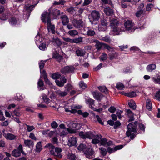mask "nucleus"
<instances>
[{"instance_id":"obj_1","label":"nucleus","mask_w":160,"mask_h":160,"mask_svg":"<svg viewBox=\"0 0 160 160\" xmlns=\"http://www.w3.org/2000/svg\"><path fill=\"white\" fill-rule=\"evenodd\" d=\"M110 25L111 31L113 32L114 35L120 34V32L125 30L123 25H120L117 19L110 17L109 18Z\"/></svg>"},{"instance_id":"obj_2","label":"nucleus","mask_w":160,"mask_h":160,"mask_svg":"<svg viewBox=\"0 0 160 160\" xmlns=\"http://www.w3.org/2000/svg\"><path fill=\"white\" fill-rule=\"evenodd\" d=\"M138 122H135L133 123H130L127 126V131L126 134L128 137H130L131 139H133L137 134V126Z\"/></svg>"},{"instance_id":"obj_3","label":"nucleus","mask_w":160,"mask_h":160,"mask_svg":"<svg viewBox=\"0 0 160 160\" xmlns=\"http://www.w3.org/2000/svg\"><path fill=\"white\" fill-rule=\"evenodd\" d=\"M21 153L24 155H26L23 150L22 145L20 144L17 148L14 149L12 151V155L15 157H18L21 156Z\"/></svg>"},{"instance_id":"obj_4","label":"nucleus","mask_w":160,"mask_h":160,"mask_svg":"<svg viewBox=\"0 0 160 160\" xmlns=\"http://www.w3.org/2000/svg\"><path fill=\"white\" fill-rule=\"evenodd\" d=\"M100 14L99 12L96 11H93L89 16V19L92 24H93V21H98L100 18Z\"/></svg>"},{"instance_id":"obj_5","label":"nucleus","mask_w":160,"mask_h":160,"mask_svg":"<svg viewBox=\"0 0 160 160\" xmlns=\"http://www.w3.org/2000/svg\"><path fill=\"white\" fill-rule=\"evenodd\" d=\"M79 135L81 138L83 139L87 138L91 139L96 137V136L91 132H80L79 133Z\"/></svg>"},{"instance_id":"obj_6","label":"nucleus","mask_w":160,"mask_h":160,"mask_svg":"<svg viewBox=\"0 0 160 160\" xmlns=\"http://www.w3.org/2000/svg\"><path fill=\"white\" fill-rule=\"evenodd\" d=\"M46 147H48L51 155L59 158H61L62 157V155L60 152L57 153L55 152L54 151V146L52 144L48 143L46 146Z\"/></svg>"},{"instance_id":"obj_7","label":"nucleus","mask_w":160,"mask_h":160,"mask_svg":"<svg viewBox=\"0 0 160 160\" xmlns=\"http://www.w3.org/2000/svg\"><path fill=\"white\" fill-rule=\"evenodd\" d=\"M42 21L44 23L51 22L50 13L49 12H44L41 15Z\"/></svg>"},{"instance_id":"obj_8","label":"nucleus","mask_w":160,"mask_h":160,"mask_svg":"<svg viewBox=\"0 0 160 160\" xmlns=\"http://www.w3.org/2000/svg\"><path fill=\"white\" fill-rule=\"evenodd\" d=\"M123 26L125 29L123 32L126 30H131V31H133L136 29L133 27V24L130 20L126 21L125 22L124 25H123Z\"/></svg>"},{"instance_id":"obj_9","label":"nucleus","mask_w":160,"mask_h":160,"mask_svg":"<svg viewBox=\"0 0 160 160\" xmlns=\"http://www.w3.org/2000/svg\"><path fill=\"white\" fill-rule=\"evenodd\" d=\"M71 126L69 128H67L68 132L70 133H75L76 130L78 129L77 127L79 125L76 123H71Z\"/></svg>"},{"instance_id":"obj_10","label":"nucleus","mask_w":160,"mask_h":160,"mask_svg":"<svg viewBox=\"0 0 160 160\" xmlns=\"http://www.w3.org/2000/svg\"><path fill=\"white\" fill-rule=\"evenodd\" d=\"M74 69L72 66H67L61 69V72L62 74H66L72 72Z\"/></svg>"},{"instance_id":"obj_11","label":"nucleus","mask_w":160,"mask_h":160,"mask_svg":"<svg viewBox=\"0 0 160 160\" xmlns=\"http://www.w3.org/2000/svg\"><path fill=\"white\" fill-rule=\"evenodd\" d=\"M93 152L94 151L93 149L91 148H88L84 151L86 157L88 158H92V156L93 153Z\"/></svg>"},{"instance_id":"obj_12","label":"nucleus","mask_w":160,"mask_h":160,"mask_svg":"<svg viewBox=\"0 0 160 160\" xmlns=\"http://www.w3.org/2000/svg\"><path fill=\"white\" fill-rule=\"evenodd\" d=\"M56 84L59 87H62L64 84L67 82V79L64 76L61 77L59 80H56L55 81Z\"/></svg>"},{"instance_id":"obj_13","label":"nucleus","mask_w":160,"mask_h":160,"mask_svg":"<svg viewBox=\"0 0 160 160\" xmlns=\"http://www.w3.org/2000/svg\"><path fill=\"white\" fill-rule=\"evenodd\" d=\"M50 41L53 45L58 47L60 46L62 44V42L56 37H54Z\"/></svg>"},{"instance_id":"obj_14","label":"nucleus","mask_w":160,"mask_h":160,"mask_svg":"<svg viewBox=\"0 0 160 160\" xmlns=\"http://www.w3.org/2000/svg\"><path fill=\"white\" fill-rule=\"evenodd\" d=\"M72 23L74 27L77 28H80L83 25V22L81 20L74 19L73 20Z\"/></svg>"},{"instance_id":"obj_15","label":"nucleus","mask_w":160,"mask_h":160,"mask_svg":"<svg viewBox=\"0 0 160 160\" xmlns=\"http://www.w3.org/2000/svg\"><path fill=\"white\" fill-rule=\"evenodd\" d=\"M92 94L95 99L99 101H101L103 97L102 94L96 92H93Z\"/></svg>"},{"instance_id":"obj_16","label":"nucleus","mask_w":160,"mask_h":160,"mask_svg":"<svg viewBox=\"0 0 160 160\" xmlns=\"http://www.w3.org/2000/svg\"><path fill=\"white\" fill-rule=\"evenodd\" d=\"M81 108V107L79 106H73L71 108L67 107H65V110L66 112H70L72 113H76L77 111L74 108H76L77 109H79Z\"/></svg>"},{"instance_id":"obj_17","label":"nucleus","mask_w":160,"mask_h":160,"mask_svg":"<svg viewBox=\"0 0 160 160\" xmlns=\"http://www.w3.org/2000/svg\"><path fill=\"white\" fill-rule=\"evenodd\" d=\"M151 78L155 83L160 84V73H156L155 75L152 77Z\"/></svg>"},{"instance_id":"obj_18","label":"nucleus","mask_w":160,"mask_h":160,"mask_svg":"<svg viewBox=\"0 0 160 160\" xmlns=\"http://www.w3.org/2000/svg\"><path fill=\"white\" fill-rule=\"evenodd\" d=\"M48 29L49 32H51L53 34L55 33V27L54 25L52 24L51 22H48L47 23Z\"/></svg>"},{"instance_id":"obj_19","label":"nucleus","mask_w":160,"mask_h":160,"mask_svg":"<svg viewBox=\"0 0 160 160\" xmlns=\"http://www.w3.org/2000/svg\"><path fill=\"white\" fill-rule=\"evenodd\" d=\"M123 148V146L122 145H118L114 147V148H112L110 147H108L107 148V151L110 154L114 152L117 150L121 149Z\"/></svg>"},{"instance_id":"obj_20","label":"nucleus","mask_w":160,"mask_h":160,"mask_svg":"<svg viewBox=\"0 0 160 160\" xmlns=\"http://www.w3.org/2000/svg\"><path fill=\"white\" fill-rule=\"evenodd\" d=\"M44 40L43 38L38 34L35 37V42L37 46L41 43Z\"/></svg>"},{"instance_id":"obj_21","label":"nucleus","mask_w":160,"mask_h":160,"mask_svg":"<svg viewBox=\"0 0 160 160\" xmlns=\"http://www.w3.org/2000/svg\"><path fill=\"white\" fill-rule=\"evenodd\" d=\"M3 135L7 139L10 140L14 139L16 137L15 135L9 133L7 134L4 133Z\"/></svg>"},{"instance_id":"obj_22","label":"nucleus","mask_w":160,"mask_h":160,"mask_svg":"<svg viewBox=\"0 0 160 160\" xmlns=\"http://www.w3.org/2000/svg\"><path fill=\"white\" fill-rule=\"evenodd\" d=\"M84 30H87V35L90 36H94L95 34V32L94 30L89 28L88 27H85L84 28Z\"/></svg>"},{"instance_id":"obj_23","label":"nucleus","mask_w":160,"mask_h":160,"mask_svg":"<svg viewBox=\"0 0 160 160\" xmlns=\"http://www.w3.org/2000/svg\"><path fill=\"white\" fill-rule=\"evenodd\" d=\"M68 145L70 146H73L75 145L77 141L75 137H72L69 138L68 139Z\"/></svg>"},{"instance_id":"obj_24","label":"nucleus","mask_w":160,"mask_h":160,"mask_svg":"<svg viewBox=\"0 0 160 160\" xmlns=\"http://www.w3.org/2000/svg\"><path fill=\"white\" fill-rule=\"evenodd\" d=\"M156 66L154 64L148 65L146 67V70L148 72H151L156 68Z\"/></svg>"},{"instance_id":"obj_25","label":"nucleus","mask_w":160,"mask_h":160,"mask_svg":"<svg viewBox=\"0 0 160 160\" xmlns=\"http://www.w3.org/2000/svg\"><path fill=\"white\" fill-rule=\"evenodd\" d=\"M104 12L106 15L108 16L112 15L113 13V10L109 7L105 8Z\"/></svg>"},{"instance_id":"obj_26","label":"nucleus","mask_w":160,"mask_h":160,"mask_svg":"<svg viewBox=\"0 0 160 160\" xmlns=\"http://www.w3.org/2000/svg\"><path fill=\"white\" fill-rule=\"evenodd\" d=\"M63 25H66L69 22V19L66 15H62L60 17Z\"/></svg>"},{"instance_id":"obj_27","label":"nucleus","mask_w":160,"mask_h":160,"mask_svg":"<svg viewBox=\"0 0 160 160\" xmlns=\"http://www.w3.org/2000/svg\"><path fill=\"white\" fill-rule=\"evenodd\" d=\"M85 53V50L82 49H78L76 51V54L78 56H83Z\"/></svg>"},{"instance_id":"obj_28","label":"nucleus","mask_w":160,"mask_h":160,"mask_svg":"<svg viewBox=\"0 0 160 160\" xmlns=\"http://www.w3.org/2000/svg\"><path fill=\"white\" fill-rule=\"evenodd\" d=\"M56 93L57 95L62 97H64L67 95L68 94L67 91L65 90L62 91L60 90L57 91L56 92Z\"/></svg>"},{"instance_id":"obj_29","label":"nucleus","mask_w":160,"mask_h":160,"mask_svg":"<svg viewBox=\"0 0 160 160\" xmlns=\"http://www.w3.org/2000/svg\"><path fill=\"white\" fill-rule=\"evenodd\" d=\"M93 42L96 43L95 46L97 49L100 50L102 48L103 44L102 43L96 40H94L93 41Z\"/></svg>"},{"instance_id":"obj_30","label":"nucleus","mask_w":160,"mask_h":160,"mask_svg":"<svg viewBox=\"0 0 160 160\" xmlns=\"http://www.w3.org/2000/svg\"><path fill=\"white\" fill-rule=\"evenodd\" d=\"M35 6V5H31L30 6L29 5H27L24 6V9L28 12H30L33 10V8Z\"/></svg>"},{"instance_id":"obj_31","label":"nucleus","mask_w":160,"mask_h":160,"mask_svg":"<svg viewBox=\"0 0 160 160\" xmlns=\"http://www.w3.org/2000/svg\"><path fill=\"white\" fill-rule=\"evenodd\" d=\"M146 108L149 110L152 109V106L151 101L149 100H147L146 102Z\"/></svg>"},{"instance_id":"obj_32","label":"nucleus","mask_w":160,"mask_h":160,"mask_svg":"<svg viewBox=\"0 0 160 160\" xmlns=\"http://www.w3.org/2000/svg\"><path fill=\"white\" fill-rule=\"evenodd\" d=\"M68 159L71 160H75L76 158V156L71 152H69L67 155Z\"/></svg>"},{"instance_id":"obj_33","label":"nucleus","mask_w":160,"mask_h":160,"mask_svg":"<svg viewBox=\"0 0 160 160\" xmlns=\"http://www.w3.org/2000/svg\"><path fill=\"white\" fill-rule=\"evenodd\" d=\"M24 143L26 146L28 147H30L33 145V141L30 140H24Z\"/></svg>"},{"instance_id":"obj_34","label":"nucleus","mask_w":160,"mask_h":160,"mask_svg":"<svg viewBox=\"0 0 160 160\" xmlns=\"http://www.w3.org/2000/svg\"><path fill=\"white\" fill-rule=\"evenodd\" d=\"M68 34L72 36H74L78 35V32L77 31L75 30H70L68 33Z\"/></svg>"},{"instance_id":"obj_35","label":"nucleus","mask_w":160,"mask_h":160,"mask_svg":"<svg viewBox=\"0 0 160 160\" xmlns=\"http://www.w3.org/2000/svg\"><path fill=\"white\" fill-rule=\"evenodd\" d=\"M108 18V17L106 18H102L100 20L101 23L103 26H106L108 23L107 21V19Z\"/></svg>"},{"instance_id":"obj_36","label":"nucleus","mask_w":160,"mask_h":160,"mask_svg":"<svg viewBox=\"0 0 160 160\" xmlns=\"http://www.w3.org/2000/svg\"><path fill=\"white\" fill-rule=\"evenodd\" d=\"M98 88L101 92L105 94H107L108 93V90L105 86L99 87Z\"/></svg>"},{"instance_id":"obj_37","label":"nucleus","mask_w":160,"mask_h":160,"mask_svg":"<svg viewBox=\"0 0 160 160\" xmlns=\"http://www.w3.org/2000/svg\"><path fill=\"white\" fill-rule=\"evenodd\" d=\"M48 46L46 45V42H42L39 45V48L42 50H44Z\"/></svg>"},{"instance_id":"obj_38","label":"nucleus","mask_w":160,"mask_h":160,"mask_svg":"<svg viewBox=\"0 0 160 160\" xmlns=\"http://www.w3.org/2000/svg\"><path fill=\"white\" fill-rule=\"evenodd\" d=\"M128 105L130 108L133 110L136 108V106L135 102L133 100H131L128 102Z\"/></svg>"},{"instance_id":"obj_39","label":"nucleus","mask_w":160,"mask_h":160,"mask_svg":"<svg viewBox=\"0 0 160 160\" xmlns=\"http://www.w3.org/2000/svg\"><path fill=\"white\" fill-rule=\"evenodd\" d=\"M36 151L39 152L42 149V145L41 142H38L36 145Z\"/></svg>"},{"instance_id":"obj_40","label":"nucleus","mask_w":160,"mask_h":160,"mask_svg":"<svg viewBox=\"0 0 160 160\" xmlns=\"http://www.w3.org/2000/svg\"><path fill=\"white\" fill-rule=\"evenodd\" d=\"M83 41V38L82 37L78 38L73 39V43L79 44Z\"/></svg>"},{"instance_id":"obj_41","label":"nucleus","mask_w":160,"mask_h":160,"mask_svg":"<svg viewBox=\"0 0 160 160\" xmlns=\"http://www.w3.org/2000/svg\"><path fill=\"white\" fill-rule=\"evenodd\" d=\"M43 82L42 80L40 79L38 82V88L39 90H43L42 88L43 86Z\"/></svg>"},{"instance_id":"obj_42","label":"nucleus","mask_w":160,"mask_h":160,"mask_svg":"<svg viewBox=\"0 0 160 160\" xmlns=\"http://www.w3.org/2000/svg\"><path fill=\"white\" fill-rule=\"evenodd\" d=\"M125 95L129 97L133 98L136 96V94L135 92L132 91L129 92L125 93Z\"/></svg>"},{"instance_id":"obj_43","label":"nucleus","mask_w":160,"mask_h":160,"mask_svg":"<svg viewBox=\"0 0 160 160\" xmlns=\"http://www.w3.org/2000/svg\"><path fill=\"white\" fill-rule=\"evenodd\" d=\"M52 14L58 18L60 15V10L57 9H53Z\"/></svg>"},{"instance_id":"obj_44","label":"nucleus","mask_w":160,"mask_h":160,"mask_svg":"<svg viewBox=\"0 0 160 160\" xmlns=\"http://www.w3.org/2000/svg\"><path fill=\"white\" fill-rule=\"evenodd\" d=\"M118 54L116 52L114 53L109 54L108 55L109 56V59L112 60L113 59L116 58L118 56Z\"/></svg>"},{"instance_id":"obj_45","label":"nucleus","mask_w":160,"mask_h":160,"mask_svg":"<svg viewBox=\"0 0 160 160\" xmlns=\"http://www.w3.org/2000/svg\"><path fill=\"white\" fill-rule=\"evenodd\" d=\"M9 22L12 25H15L17 22V20L16 18H12L9 19Z\"/></svg>"},{"instance_id":"obj_46","label":"nucleus","mask_w":160,"mask_h":160,"mask_svg":"<svg viewBox=\"0 0 160 160\" xmlns=\"http://www.w3.org/2000/svg\"><path fill=\"white\" fill-rule=\"evenodd\" d=\"M61 75L58 72L55 73L52 75V78L54 79L57 80L60 77Z\"/></svg>"},{"instance_id":"obj_47","label":"nucleus","mask_w":160,"mask_h":160,"mask_svg":"<svg viewBox=\"0 0 160 160\" xmlns=\"http://www.w3.org/2000/svg\"><path fill=\"white\" fill-rule=\"evenodd\" d=\"M42 97L43 99L46 103L48 104L50 102L51 100L48 98V97L46 95H43Z\"/></svg>"},{"instance_id":"obj_48","label":"nucleus","mask_w":160,"mask_h":160,"mask_svg":"<svg viewBox=\"0 0 160 160\" xmlns=\"http://www.w3.org/2000/svg\"><path fill=\"white\" fill-rule=\"evenodd\" d=\"M116 88L119 90H122L124 88V86L122 83H118L116 84Z\"/></svg>"},{"instance_id":"obj_49","label":"nucleus","mask_w":160,"mask_h":160,"mask_svg":"<svg viewBox=\"0 0 160 160\" xmlns=\"http://www.w3.org/2000/svg\"><path fill=\"white\" fill-rule=\"evenodd\" d=\"M79 87L82 89H85L87 88L86 84L83 81H81L79 82Z\"/></svg>"},{"instance_id":"obj_50","label":"nucleus","mask_w":160,"mask_h":160,"mask_svg":"<svg viewBox=\"0 0 160 160\" xmlns=\"http://www.w3.org/2000/svg\"><path fill=\"white\" fill-rule=\"evenodd\" d=\"M99 149L101 151V154L102 155L105 156L106 155L107 153V151L105 148L103 147H101L99 148Z\"/></svg>"},{"instance_id":"obj_51","label":"nucleus","mask_w":160,"mask_h":160,"mask_svg":"<svg viewBox=\"0 0 160 160\" xmlns=\"http://www.w3.org/2000/svg\"><path fill=\"white\" fill-rule=\"evenodd\" d=\"M65 91H67L68 93L72 89V86L70 84L68 83L65 85Z\"/></svg>"},{"instance_id":"obj_52","label":"nucleus","mask_w":160,"mask_h":160,"mask_svg":"<svg viewBox=\"0 0 160 160\" xmlns=\"http://www.w3.org/2000/svg\"><path fill=\"white\" fill-rule=\"evenodd\" d=\"M46 61H41L39 63V67L40 69V71L41 72V70L43 68Z\"/></svg>"},{"instance_id":"obj_53","label":"nucleus","mask_w":160,"mask_h":160,"mask_svg":"<svg viewBox=\"0 0 160 160\" xmlns=\"http://www.w3.org/2000/svg\"><path fill=\"white\" fill-rule=\"evenodd\" d=\"M107 55L105 53H102V55L99 58L101 59L102 61L106 60L107 59Z\"/></svg>"},{"instance_id":"obj_54","label":"nucleus","mask_w":160,"mask_h":160,"mask_svg":"<svg viewBox=\"0 0 160 160\" xmlns=\"http://www.w3.org/2000/svg\"><path fill=\"white\" fill-rule=\"evenodd\" d=\"M101 39L107 42H108L111 41L110 38L108 36H106L104 37L101 38Z\"/></svg>"},{"instance_id":"obj_55","label":"nucleus","mask_w":160,"mask_h":160,"mask_svg":"<svg viewBox=\"0 0 160 160\" xmlns=\"http://www.w3.org/2000/svg\"><path fill=\"white\" fill-rule=\"evenodd\" d=\"M51 126L52 128L56 129L58 127V124L56 121H54L52 122L51 123Z\"/></svg>"},{"instance_id":"obj_56","label":"nucleus","mask_w":160,"mask_h":160,"mask_svg":"<svg viewBox=\"0 0 160 160\" xmlns=\"http://www.w3.org/2000/svg\"><path fill=\"white\" fill-rule=\"evenodd\" d=\"M143 11L140 9L136 13V16L137 17H139L141 16V15L143 13Z\"/></svg>"},{"instance_id":"obj_57","label":"nucleus","mask_w":160,"mask_h":160,"mask_svg":"<svg viewBox=\"0 0 160 160\" xmlns=\"http://www.w3.org/2000/svg\"><path fill=\"white\" fill-rule=\"evenodd\" d=\"M123 112V111L120 110L117 111L116 113L119 119H121L122 118L121 114Z\"/></svg>"},{"instance_id":"obj_58","label":"nucleus","mask_w":160,"mask_h":160,"mask_svg":"<svg viewBox=\"0 0 160 160\" xmlns=\"http://www.w3.org/2000/svg\"><path fill=\"white\" fill-rule=\"evenodd\" d=\"M26 126L27 127V129L28 132H31L35 129V128L33 126L26 125Z\"/></svg>"},{"instance_id":"obj_59","label":"nucleus","mask_w":160,"mask_h":160,"mask_svg":"<svg viewBox=\"0 0 160 160\" xmlns=\"http://www.w3.org/2000/svg\"><path fill=\"white\" fill-rule=\"evenodd\" d=\"M107 140L106 138H103L101 139L100 141V143L102 145L105 146L107 144Z\"/></svg>"},{"instance_id":"obj_60","label":"nucleus","mask_w":160,"mask_h":160,"mask_svg":"<svg viewBox=\"0 0 160 160\" xmlns=\"http://www.w3.org/2000/svg\"><path fill=\"white\" fill-rule=\"evenodd\" d=\"M63 39L65 42L73 43V39H71L68 38H63Z\"/></svg>"},{"instance_id":"obj_61","label":"nucleus","mask_w":160,"mask_h":160,"mask_svg":"<svg viewBox=\"0 0 160 160\" xmlns=\"http://www.w3.org/2000/svg\"><path fill=\"white\" fill-rule=\"evenodd\" d=\"M67 131L68 132V131L67 130V128L63 130L62 132H61L60 135L61 136H64L67 134Z\"/></svg>"},{"instance_id":"obj_62","label":"nucleus","mask_w":160,"mask_h":160,"mask_svg":"<svg viewBox=\"0 0 160 160\" xmlns=\"http://www.w3.org/2000/svg\"><path fill=\"white\" fill-rule=\"evenodd\" d=\"M51 141L53 144H57L58 142V139L55 137L52 138Z\"/></svg>"},{"instance_id":"obj_63","label":"nucleus","mask_w":160,"mask_h":160,"mask_svg":"<svg viewBox=\"0 0 160 160\" xmlns=\"http://www.w3.org/2000/svg\"><path fill=\"white\" fill-rule=\"evenodd\" d=\"M121 125V123L119 121H116L114 122V128L115 129H116L118 127L120 126Z\"/></svg>"},{"instance_id":"obj_64","label":"nucleus","mask_w":160,"mask_h":160,"mask_svg":"<svg viewBox=\"0 0 160 160\" xmlns=\"http://www.w3.org/2000/svg\"><path fill=\"white\" fill-rule=\"evenodd\" d=\"M155 97L159 101H160V90L157 92L155 96Z\"/></svg>"}]
</instances>
